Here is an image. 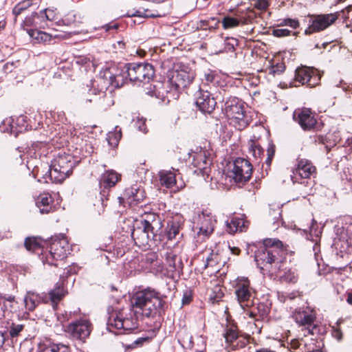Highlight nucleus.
Masks as SVG:
<instances>
[{"label": "nucleus", "mask_w": 352, "mask_h": 352, "mask_svg": "<svg viewBox=\"0 0 352 352\" xmlns=\"http://www.w3.org/2000/svg\"><path fill=\"white\" fill-rule=\"evenodd\" d=\"M264 247L259 249L255 254V261L261 270H267L276 274L282 270L283 261L278 257L282 242L276 239H266Z\"/></svg>", "instance_id": "f257e3e1"}, {"label": "nucleus", "mask_w": 352, "mask_h": 352, "mask_svg": "<svg viewBox=\"0 0 352 352\" xmlns=\"http://www.w3.org/2000/svg\"><path fill=\"white\" fill-rule=\"evenodd\" d=\"M76 162L74 157L70 154L59 153L58 156L54 159L50 166L44 164L41 168L46 170H42L41 174L43 179L47 177L55 183L63 182L72 172V169L75 166Z\"/></svg>", "instance_id": "f03ea898"}, {"label": "nucleus", "mask_w": 352, "mask_h": 352, "mask_svg": "<svg viewBox=\"0 0 352 352\" xmlns=\"http://www.w3.org/2000/svg\"><path fill=\"white\" fill-rule=\"evenodd\" d=\"M168 79L165 84L166 97L177 98L179 92L188 86L193 80L195 74L192 72L185 69L169 72Z\"/></svg>", "instance_id": "7ed1b4c3"}, {"label": "nucleus", "mask_w": 352, "mask_h": 352, "mask_svg": "<svg viewBox=\"0 0 352 352\" xmlns=\"http://www.w3.org/2000/svg\"><path fill=\"white\" fill-rule=\"evenodd\" d=\"M225 113L231 125L238 130L245 129L250 123L243 102L237 98H231L225 104Z\"/></svg>", "instance_id": "20e7f679"}, {"label": "nucleus", "mask_w": 352, "mask_h": 352, "mask_svg": "<svg viewBox=\"0 0 352 352\" xmlns=\"http://www.w3.org/2000/svg\"><path fill=\"white\" fill-rule=\"evenodd\" d=\"M217 223L216 216L208 208L198 211L193 218V230L197 237L204 241L212 234Z\"/></svg>", "instance_id": "39448f33"}, {"label": "nucleus", "mask_w": 352, "mask_h": 352, "mask_svg": "<svg viewBox=\"0 0 352 352\" xmlns=\"http://www.w3.org/2000/svg\"><path fill=\"white\" fill-rule=\"evenodd\" d=\"M133 307L139 308H162L165 305L163 296L155 289L148 287L134 294L131 298Z\"/></svg>", "instance_id": "423d86ee"}, {"label": "nucleus", "mask_w": 352, "mask_h": 352, "mask_svg": "<svg viewBox=\"0 0 352 352\" xmlns=\"http://www.w3.org/2000/svg\"><path fill=\"white\" fill-rule=\"evenodd\" d=\"M136 63H127L120 65L118 71L115 74L110 72L105 73V76L109 74V80L105 83L104 86L100 88V91L104 93V89H107L108 85H111L115 87H122L128 80L131 82H137L138 77L136 76Z\"/></svg>", "instance_id": "0eeeda50"}, {"label": "nucleus", "mask_w": 352, "mask_h": 352, "mask_svg": "<svg viewBox=\"0 0 352 352\" xmlns=\"http://www.w3.org/2000/svg\"><path fill=\"white\" fill-rule=\"evenodd\" d=\"M69 251L67 238L63 234L54 236L51 238L50 252L46 256L45 262L51 265H56L54 261L66 258Z\"/></svg>", "instance_id": "6e6552de"}, {"label": "nucleus", "mask_w": 352, "mask_h": 352, "mask_svg": "<svg viewBox=\"0 0 352 352\" xmlns=\"http://www.w3.org/2000/svg\"><path fill=\"white\" fill-rule=\"evenodd\" d=\"M256 12L251 8L239 10L234 12V16H225L222 21V27L225 30L234 28L241 25L251 23L256 18Z\"/></svg>", "instance_id": "1a4fd4ad"}, {"label": "nucleus", "mask_w": 352, "mask_h": 352, "mask_svg": "<svg viewBox=\"0 0 352 352\" xmlns=\"http://www.w3.org/2000/svg\"><path fill=\"white\" fill-rule=\"evenodd\" d=\"M254 289L250 287L248 278L239 277L236 279L235 294L241 308H250L252 306Z\"/></svg>", "instance_id": "9d476101"}, {"label": "nucleus", "mask_w": 352, "mask_h": 352, "mask_svg": "<svg viewBox=\"0 0 352 352\" xmlns=\"http://www.w3.org/2000/svg\"><path fill=\"white\" fill-rule=\"evenodd\" d=\"M340 14L338 12L311 16L308 28L305 30V34H311L314 32H318L325 30L331 25L334 23L338 19Z\"/></svg>", "instance_id": "9b49d317"}, {"label": "nucleus", "mask_w": 352, "mask_h": 352, "mask_svg": "<svg viewBox=\"0 0 352 352\" xmlns=\"http://www.w3.org/2000/svg\"><path fill=\"white\" fill-rule=\"evenodd\" d=\"M252 166L250 162L243 158H237L234 160L233 168L230 173L236 182H243L249 180L252 176Z\"/></svg>", "instance_id": "f8f14e48"}, {"label": "nucleus", "mask_w": 352, "mask_h": 352, "mask_svg": "<svg viewBox=\"0 0 352 352\" xmlns=\"http://www.w3.org/2000/svg\"><path fill=\"white\" fill-rule=\"evenodd\" d=\"M293 318L299 327H303L309 334L314 333V330L317 328V324H315V309H298L294 313Z\"/></svg>", "instance_id": "ddd939ff"}, {"label": "nucleus", "mask_w": 352, "mask_h": 352, "mask_svg": "<svg viewBox=\"0 0 352 352\" xmlns=\"http://www.w3.org/2000/svg\"><path fill=\"white\" fill-rule=\"evenodd\" d=\"M294 80L301 85L307 84L309 87H313L319 83L320 76L313 67H300L295 71Z\"/></svg>", "instance_id": "4468645a"}, {"label": "nucleus", "mask_w": 352, "mask_h": 352, "mask_svg": "<svg viewBox=\"0 0 352 352\" xmlns=\"http://www.w3.org/2000/svg\"><path fill=\"white\" fill-rule=\"evenodd\" d=\"M338 237L335 239L334 245L341 252H351L352 248V224H349L338 230Z\"/></svg>", "instance_id": "2eb2a0df"}, {"label": "nucleus", "mask_w": 352, "mask_h": 352, "mask_svg": "<svg viewBox=\"0 0 352 352\" xmlns=\"http://www.w3.org/2000/svg\"><path fill=\"white\" fill-rule=\"evenodd\" d=\"M293 118L301 128L305 131H310L314 129L317 122L315 113L310 109L307 108L295 110Z\"/></svg>", "instance_id": "dca6fc26"}, {"label": "nucleus", "mask_w": 352, "mask_h": 352, "mask_svg": "<svg viewBox=\"0 0 352 352\" xmlns=\"http://www.w3.org/2000/svg\"><path fill=\"white\" fill-rule=\"evenodd\" d=\"M67 331L74 338L83 340L89 336L91 331V324L87 318H82L69 324Z\"/></svg>", "instance_id": "f3484780"}, {"label": "nucleus", "mask_w": 352, "mask_h": 352, "mask_svg": "<svg viewBox=\"0 0 352 352\" xmlns=\"http://www.w3.org/2000/svg\"><path fill=\"white\" fill-rule=\"evenodd\" d=\"M195 104L201 112L210 113L217 102L209 91L200 89L196 94Z\"/></svg>", "instance_id": "a211bd4d"}, {"label": "nucleus", "mask_w": 352, "mask_h": 352, "mask_svg": "<svg viewBox=\"0 0 352 352\" xmlns=\"http://www.w3.org/2000/svg\"><path fill=\"white\" fill-rule=\"evenodd\" d=\"M111 327L124 331H131L136 329V322L129 318H123L120 312L111 313L107 322Z\"/></svg>", "instance_id": "6ab92c4d"}, {"label": "nucleus", "mask_w": 352, "mask_h": 352, "mask_svg": "<svg viewBox=\"0 0 352 352\" xmlns=\"http://www.w3.org/2000/svg\"><path fill=\"white\" fill-rule=\"evenodd\" d=\"M316 167L311 161L305 159H301L298 161L296 167L293 171L294 175L292 179L294 182H298V177L301 179H308L316 173Z\"/></svg>", "instance_id": "aec40b11"}, {"label": "nucleus", "mask_w": 352, "mask_h": 352, "mask_svg": "<svg viewBox=\"0 0 352 352\" xmlns=\"http://www.w3.org/2000/svg\"><path fill=\"white\" fill-rule=\"evenodd\" d=\"M158 235L157 233H151L148 229H144V226L140 224L133 230L131 233L132 237L135 241L136 243L140 245H148V243L151 240H156V237Z\"/></svg>", "instance_id": "412c9836"}, {"label": "nucleus", "mask_w": 352, "mask_h": 352, "mask_svg": "<svg viewBox=\"0 0 352 352\" xmlns=\"http://www.w3.org/2000/svg\"><path fill=\"white\" fill-rule=\"evenodd\" d=\"M36 205L41 214H48L56 210L54 199L48 192L40 194L36 199Z\"/></svg>", "instance_id": "4be33fe9"}, {"label": "nucleus", "mask_w": 352, "mask_h": 352, "mask_svg": "<svg viewBox=\"0 0 352 352\" xmlns=\"http://www.w3.org/2000/svg\"><path fill=\"white\" fill-rule=\"evenodd\" d=\"M140 224L144 226V229H148L151 233L160 234L163 226L162 221L159 215L150 213L147 214L145 218L141 221Z\"/></svg>", "instance_id": "5701e85b"}, {"label": "nucleus", "mask_w": 352, "mask_h": 352, "mask_svg": "<svg viewBox=\"0 0 352 352\" xmlns=\"http://www.w3.org/2000/svg\"><path fill=\"white\" fill-rule=\"evenodd\" d=\"M137 82H148L154 76V69L149 63H136Z\"/></svg>", "instance_id": "b1692460"}, {"label": "nucleus", "mask_w": 352, "mask_h": 352, "mask_svg": "<svg viewBox=\"0 0 352 352\" xmlns=\"http://www.w3.org/2000/svg\"><path fill=\"white\" fill-rule=\"evenodd\" d=\"M178 170H162L159 172V179L161 186L167 188H172L176 184V176Z\"/></svg>", "instance_id": "393cba45"}, {"label": "nucleus", "mask_w": 352, "mask_h": 352, "mask_svg": "<svg viewBox=\"0 0 352 352\" xmlns=\"http://www.w3.org/2000/svg\"><path fill=\"white\" fill-rule=\"evenodd\" d=\"M121 175L113 170L105 171L100 177L99 184L100 188H109L114 186L120 179Z\"/></svg>", "instance_id": "a878e982"}, {"label": "nucleus", "mask_w": 352, "mask_h": 352, "mask_svg": "<svg viewBox=\"0 0 352 352\" xmlns=\"http://www.w3.org/2000/svg\"><path fill=\"white\" fill-rule=\"evenodd\" d=\"M321 230L318 229V223L316 221L312 218L311 219V223L309 226V236H307V239L312 241L313 242H315V245L313 247L314 254L316 256V260L318 261L317 258V253L319 251V248L318 247V241L320 239V235H321Z\"/></svg>", "instance_id": "bb28decb"}, {"label": "nucleus", "mask_w": 352, "mask_h": 352, "mask_svg": "<svg viewBox=\"0 0 352 352\" xmlns=\"http://www.w3.org/2000/svg\"><path fill=\"white\" fill-rule=\"evenodd\" d=\"M24 302L27 308H36L39 306L43 302H47V295L39 296L34 292H28L25 298Z\"/></svg>", "instance_id": "cd10ccee"}, {"label": "nucleus", "mask_w": 352, "mask_h": 352, "mask_svg": "<svg viewBox=\"0 0 352 352\" xmlns=\"http://www.w3.org/2000/svg\"><path fill=\"white\" fill-rule=\"evenodd\" d=\"M162 82H157L155 85L149 84L144 88L146 94L151 97L155 96L157 98L164 100L166 96V87H162Z\"/></svg>", "instance_id": "c85d7f7f"}, {"label": "nucleus", "mask_w": 352, "mask_h": 352, "mask_svg": "<svg viewBox=\"0 0 352 352\" xmlns=\"http://www.w3.org/2000/svg\"><path fill=\"white\" fill-rule=\"evenodd\" d=\"M124 199H126L129 204L138 202L142 199V191L136 186L127 188L124 192V197H119L120 202L121 203V200Z\"/></svg>", "instance_id": "c756f323"}, {"label": "nucleus", "mask_w": 352, "mask_h": 352, "mask_svg": "<svg viewBox=\"0 0 352 352\" xmlns=\"http://www.w3.org/2000/svg\"><path fill=\"white\" fill-rule=\"evenodd\" d=\"M40 0H24L17 3L12 10L13 14L16 17L25 10L32 8L36 9L38 7Z\"/></svg>", "instance_id": "7c9ffc66"}, {"label": "nucleus", "mask_w": 352, "mask_h": 352, "mask_svg": "<svg viewBox=\"0 0 352 352\" xmlns=\"http://www.w3.org/2000/svg\"><path fill=\"white\" fill-rule=\"evenodd\" d=\"M37 16H39L36 12H32L31 15L25 17L24 21L21 23V28L28 32L30 29L29 27H38V28H45V25L42 23L41 21V19H38Z\"/></svg>", "instance_id": "2f4dec72"}, {"label": "nucleus", "mask_w": 352, "mask_h": 352, "mask_svg": "<svg viewBox=\"0 0 352 352\" xmlns=\"http://www.w3.org/2000/svg\"><path fill=\"white\" fill-rule=\"evenodd\" d=\"M28 34L35 42L38 43H47L52 39L50 34L38 30L30 29L28 30Z\"/></svg>", "instance_id": "473e14b6"}, {"label": "nucleus", "mask_w": 352, "mask_h": 352, "mask_svg": "<svg viewBox=\"0 0 352 352\" xmlns=\"http://www.w3.org/2000/svg\"><path fill=\"white\" fill-rule=\"evenodd\" d=\"M226 230L230 234L235 233L238 231H243L245 227V221L243 219L232 217L230 221H226Z\"/></svg>", "instance_id": "72a5a7b5"}, {"label": "nucleus", "mask_w": 352, "mask_h": 352, "mask_svg": "<svg viewBox=\"0 0 352 352\" xmlns=\"http://www.w3.org/2000/svg\"><path fill=\"white\" fill-rule=\"evenodd\" d=\"M0 130L3 133H8L13 134L15 136L17 135L18 133L21 131L18 129L17 126L14 124V120L12 117L6 118L0 125Z\"/></svg>", "instance_id": "f704fd0d"}, {"label": "nucleus", "mask_w": 352, "mask_h": 352, "mask_svg": "<svg viewBox=\"0 0 352 352\" xmlns=\"http://www.w3.org/2000/svg\"><path fill=\"white\" fill-rule=\"evenodd\" d=\"M65 292L63 287L58 286L47 296V302L50 300L52 307H56L58 302L65 296Z\"/></svg>", "instance_id": "c9c22d12"}, {"label": "nucleus", "mask_w": 352, "mask_h": 352, "mask_svg": "<svg viewBox=\"0 0 352 352\" xmlns=\"http://www.w3.org/2000/svg\"><path fill=\"white\" fill-rule=\"evenodd\" d=\"M144 261L149 265L151 270L160 271L162 270L161 261L157 254L154 252H149L144 256Z\"/></svg>", "instance_id": "e433bc0d"}, {"label": "nucleus", "mask_w": 352, "mask_h": 352, "mask_svg": "<svg viewBox=\"0 0 352 352\" xmlns=\"http://www.w3.org/2000/svg\"><path fill=\"white\" fill-rule=\"evenodd\" d=\"M248 153L258 160L263 155V149L257 141L250 140L248 142Z\"/></svg>", "instance_id": "4c0bfd02"}, {"label": "nucleus", "mask_w": 352, "mask_h": 352, "mask_svg": "<svg viewBox=\"0 0 352 352\" xmlns=\"http://www.w3.org/2000/svg\"><path fill=\"white\" fill-rule=\"evenodd\" d=\"M208 160L206 151L201 148H200L199 153L193 155V163L199 169H204L208 164Z\"/></svg>", "instance_id": "58836bf2"}, {"label": "nucleus", "mask_w": 352, "mask_h": 352, "mask_svg": "<svg viewBox=\"0 0 352 352\" xmlns=\"http://www.w3.org/2000/svg\"><path fill=\"white\" fill-rule=\"evenodd\" d=\"M121 137V129L118 126H116L114 131L109 132L107 134V140L109 145L111 147L117 146Z\"/></svg>", "instance_id": "ea45409f"}, {"label": "nucleus", "mask_w": 352, "mask_h": 352, "mask_svg": "<svg viewBox=\"0 0 352 352\" xmlns=\"http://www.w3.org/2000/svg\"><path fill=\"white\" fill-rule=\"evenodd\" d=\"M179 224L177 221H168L166 228V235L169 240H172L176 237L179 232Z\"/></svg>", "instance_id": "a19ab883"}, {"label": "nucleus", "mask_w": 352, "mask_h": 352, "mask_svg": "<svg viewBox=\"0 0 352 352\" xmlns=\"http://www.w3.org/2000/svg\"><path fill=\"white\" fill-rule=\"evenodd\" d=\"M223 297V292L219 287H215L210 294L209 302L212 306L219 305L218 303L221 300Z\"/></svg>", "instance_id": "79ce46f5"}, {"label": "nucleus", "mask_w": 352, "mask_h": 352, "mask_svg": "<svg viewBox=\"0 0 352 352\" xmlns=\"http://www.w3.org/2000/svg\"><path fill=\"white\" fill-rule=\"evenodd\" d=\"M204 80L207 84L214 86L219 82V75L216 71L208 69L204 73Z\"/></svg>", "instance_id": "37998d69"}, {"label": "nucleus", "mask_w": 352, "mask_h": 352, "mask_svg": "<svg viewBox=\"0 0 352 352\" xmlns=\"http://www.w3.org/2000/svg\"><path fill=\"white\" fill-rule=\"evenodd\" d=\"M38 19H41V21L45 25V21H52L55 19V13L52 10L44 9L39 13Z\"/></svg>", "instance_id": "c03bdc74"}, {"label": "nucleus", "mask_w": 352, "mask_h": 352, "mask_svg": "<svg viewBox=\"0 0 352 352\" xmlns=\"http://www.w3.org/2000/svg\"><path fill=\"white\" fill-rule=\"evenodd\" d=\"M238 45L237 39L234 38H227L224 41V48L223 50H220L219 52H232L235 50V47Z\"/></svg>", "instance_id": "a18cd8bd"}, {"label": "nucleus", "mask_w": 352, "mask_h": 352, "mask_svg": "<svg viewBox=\"0 0 352 352\" xmlns=\"http://www.w3.org/2000/svg\"><path fill=\"white\" fill-rule=\"evenodd\" d=\"M25 247L29 251H35L40 248V243L35 237H28L25 241Z\"/></svg>", "instance_id": "49530a36"}, {"label": "nucleus", "mask_w": 352, "mask_h": 352, "mask_svg": "<svg viewBox=\"0 0 352 352\" xmlns=\"http://www.w3.org/2000/svg\"><path fill=\"white\" fill-rule=\"evenodd\" d=\"M227 342L232 343L238 338V333L235 327H231L226 330L224 334Z\"/></svg>", "instance_id": "de8ad7c7"}, {"label": "nucleus", "mask_w": 352, "mask_h": 352, "mask_svg": "<svg viewBox=\"0 0 352 352\" xmlns=\"http://www.w3.org/2000/svg\"><path fill=\"white\" fill-rule=\"evenodd\" d=\"M280 276L284 281L286 282L295 283L298 280V275L295 273V272L290 270L285 272L284 274Z\"/></svg>", "instance_id": "09e8293b"}, {"label": "nucleus", "mask_w": 352, "mask_h": 352, "mask_svg": "<svg viewBox=\"0 0 352 352\" xmlns=\"http://www.w3.org/2000/svg\"><path fill=\"white\" fill-rule=\"evenodd\" d=\"M218 263H219V256L217 254L212 252L206 258L204 267L207 268L209 267H215L218 264Z\"/></svg>", "instance_id": "8fccbe9b"}, {"label": "nucleus", "mask_w": 352, "mask_h": 352, "mask_svg": "<svg viewBox=\"0 0 352 352\" xmlns=\"http://www.w3.org/2000/svg\"><path fill=\"white\" fill-rule=\"evenodd\" d=\"M271 0H256L254 3V8L259 10H266L270 5Z\"/></svg>", "instance_id": "3c124183"}, {"label": "nucleus", "mask_w": 352, "mask_h": 352, "mask_svg": "<svg viewBox=\"0 0 352 352\" xmlns=\"http://www.w3.org/2000/svg\"><path fill=\"white\" fill-rule=\"evenodd\" d=\"M280 25L289 26L293 29H296L299 27L300 23H299V21L296 19H285L283 20V21L280 23Z\"/></svg>", "instance_id": "603ef678"}, {"label": "nucleus", "mask_w": 352, "mask_h": 352, "mask_svg": "<svg viewBox=\"0 0 352 352\" xmlns=\"http://www.w3.org/2000/svg\"><path fill=\"white\" fill-rule=\"evenodd\" d=\"M94 209L96 210V212L100 215L104 211V200L102 197H100V199L97 200L96 202L94 204Z\"/></svg>", "instance_id": "864d4df0"}, {"label": "nucleus", "mask_w": 352, "mask_h": 352, "mask_svg": "<svg viewBox=\"0 0 352 352\" xmlns=\"http://www.w3.org/2000/svg\"><path fill=\"white\" fill-rule=\"evenodd\" d=\"M285 65L283 63L276 64V65H273L269 70V73L271 74L279 75L282 74L285 70Z\"/></svg>", "instance_id": "5fc2aeb1"}, {"label": "nucleus", "mask_w": 352, "mask_h": 352, "mask_svg": "<svg viewBox=\"0 0 352 352\" xmlns=\"http://www.w3.org/2000/svg\"><path fill=\"white\" fill-rule=\"evenodd\" d=\"M50 346L52 352H69V347L65 344H52Z\"/></svg>", "instance_id": "6e6d98bb"}, {"label": "nucleus", "mask_w": 352, "mask_h": 352, "mask_svg": "<svg viewBox=\"0 0 352 352\" xmlns=\"http://www.w3.org/2000/svg\"><path fill=\"white\" fill-rule=\"evenodd\" d=\"M23 324H12L10 329V335L12 338H14L19 336L20 332L23 330Z\"/></svg>", "instance_id": "4d7b16f0"}, {"label": "nucleus", "mask_w": 352, "mask_h": 352, "mask_svg": "<svg viewBox=\"0 0 352 352\" xmlns=\"http://www.w3.org/2000/svg\"><path fill=\"white\" fill-rule=\"evenodd\" d=\"M135 126L140 131L144 134L148 131L146 126V120L144 118L138 119L135 122Z\"/></svg>", "instance_id": "13d9d810"}, {"label": "nucleus", "mask_w": 352, "mask_h": 352, "mask_svg": "<svg viewBox=\"0 0 352 352\" xmlns=\"http://www.w3.org/2000/svg\"><path fill=\"white\" fill-rule=\"evenodd\" d=\"M291 31L287 29H276L273 30V35L276 37H285L289 36Z\"/></svg>", "instance_id": "bf43d9fd"}, {"label": "nucleus", "mask_w": 352, "mask_h": 352, "mask_svg": "<svg viewBox=\"0 0 352 352\" xmlns=\"http://www.w3.org/2000/svg\"><path fill=\"white\" fill-rule=\"evenodd\" d=\"M192 300V294L190 291H186L184 293L182 299V306H186L189 305V303Z\"/></svg>", "instance_id": "052dcab7"}, {"label": "nucleus", "mask_w": 352, "mask_h": 352, "mask_svg": "<svg viewBox=\"0 0 352 352\" xmlns=\"http://www.w3.org/2000/svg\"><path fill=\"white\" fill-rule=\"evenodd\" d=\"M332 336L338 340H340L342 338V333L338 328L333 327Z\"/></svg>", "instance_id": "680f3d73"}, {"label": "nucleus", "mask_w": 352, "mask_h": 352, "mask_svg": "<svg viewBox=\"0 0 352 352\" xmlns=\"http://www.w3.org/2000/svg\"><path fill=\"white\" fill-rule=\"evenodd\" d=\"M267 156L271 157H274V153H275L274 146V145H270L268 148H267Z\"/></svg>", "instance_id": "e2e57ef3"}, {"label": "nucleus", "mask_w": 352, "mask_h": 352, "mask_svg": "<svg viewBox=\"0 0 352 352\" xmlns=\"http://www.w3.org/2000/svg\"><path fill=\"white\" fill-rule=\"evenodd\" d=\"M300 342L298 340L294 339L290 342V347L293 349H296L299 347Z\"/></svg>", "instance_id": "0e129e2a"}, {"label": "nucleus", "mask_w": 352, "mask_h": 352, "mask_svg": "<svg viewBox=\"0 0 352 352\" xmlns=\"http://www.w3.org/2000/svg\"><path fill=\"white\" fill-rule=\"evenodd\" d=\"M89 60V58L87 57H80L77 59L76 63L78 64H86Z\"/></svg>", "instance_id": "69168bd1"}, {"label": "nucleus", "mask_w": 352, "mask_h": 352, "mask_svg": "<svg viewBox=\"0 0 352 352\" xmlns=\"http://www.w3.org/2000/svg\"><path fill=\"white\" fill-rule=\"evenodd\" d=\"M231 251V253L234 255H239L240 254V249L236 247H229Z\"/></svg>", "instance_id": "338daca9"}, {"label": "nucleus", "mask_w": 352, "mask_h": 352, "mask_svg": "<svg viewBox=\"0 0 352 352\" xmlns=\"http://www.w3.org/2000/svg\"><path fill=\"white\" fill-rule=\"evenodd\" d=\"M346 302L349 305L352 306V292L346 293Z\"/></svg>", "instance_id": "774afa93"}]
</instances>
